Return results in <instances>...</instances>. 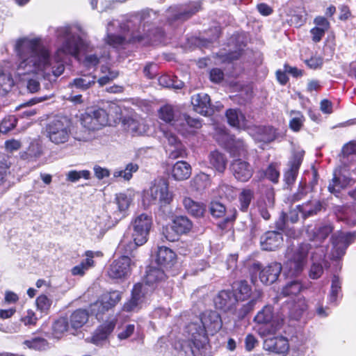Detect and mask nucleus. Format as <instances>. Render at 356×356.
Returning <instances> with one entry per match:
<instances>
[{
    "label": "nucleus",
    "instance_id": "1",
    "mask_svg": "<svg viewBox=\"0 0 356 356\" xmlns=\"http://www.w3.org/2000/svg\"><path fill=\"white\" fill-rule=\"evenodd\" d=\"M86 33L78 24L57 27L55 36L58 47L52 56L37 38L24 37L16 40L15 51L18 57L16 76L27 81V89L35 92L40 88L39 78L52 83L65 70L64 59L67 55L76 56L84 45Z\"/></svg>",
    "mask_w": 356,
    "mask_h": 356
},
{
    "label": "nucleus",
    "instance_id": "2",
    "mask_svg": "<svg viewBox=\"0 0 356 356\" xmlns=\"http://www.w3.org/2000/svg\"><path fill=\"white\" fill-rule=\"evenodd\" d=\"M153 10L148 9L127 15L122 21L110 20L106 25L105 42L115 49H123L129 44H150L155 35L154 22L149 21Z\"/></svg>",
    "mask_w": 356,
    "mask_h": 356
},
{
    "label": "nucleus",
    "instance_id": "3",
    "mask_svg": "<svg viewBox=\"0 0 356 356\" xmlns=\"http://www.w3.org/2000/svg\"><path fill=\"white\" fill-rule=\"evenodd\" d=\"M222 325L220 314L213 310L204 312L200 317H196L186 327L188 334L192 336L195 346L202 348L207 342V332L213 334L218 332Z\"/></svg>",
    "mask_w": 356,
    "mask_h": 356
},
{
    "label": "nucleus",
    "instance_id": "4",
    "mask_svg": "<svg viewBox=\"0 0 356 356\" xmlns=\"http://www.w3.org/2000/svg\"><path fill=\"white\" fill-rule=\"evenodd\" d=\"M213 302L216 309L224 312L231 313L238 319H242L253 309L256 304V299L239 307L235 295L230 291L222 290L216 296Z\"/></svg>",
    "mask_w": 356,
    "mask_h": 356
},
{
    "label": "nucleus",
    "instance_id": "5",
    "mask_svg": "<svg viewBox=\"0 0 356 356\" xmlns=\"http://www.w3.org/2000/svg\"><path fill=\"white\" fill-rule=\"evenodd\" d=\"M72 134V123L67 117H58L45 126V136L56 145L68 143Z\"/></svg>",
    "mask_w": 356,
    "mask_h": 356
},
{
    "label": "nucleus",
    "instance_id": "6",
    "mask_svg": "<svg viewBox=\"0 0 356 356\" xmlns=\"http://www.w3.org/2000/svg\"><path fill=\"white\" fill-rule=\"evenodd\" d=\"M254 322L260 335L266 336L275 333L280 330L284 324V318L275 314L271 306L266 305L254 316Z\"/></svg>",
    "mask_w": 356,
    "mask_h": 356
},
{
    "label": "nucleus",
    "instance_id": "7",
    "mask_svg": "<svg viewBox=\"0 0 356 356\" xmlns=\"http://www.w3.org/2000/svg\"><path fill=\"white\" fill-rule=\"evenodd\" d=\"M311 248V245L302 243L295 250H288L286 254L287 261L284 265V273L289 276L299 273L306 264L307 257Z\"/></svg>",
    "mask_w": 356,
    "mask_h": 356
},
{
    "label": "nucleus",
    "instance_id": "8",
    "mask_svg": "<svg viewBox=\"0 0 356 356\" xmlns=\"http://www.w3.org/2000/svg\"><path fill=\"white\" fill-rule=\"evenodd\" d=\"M108 122V114L102 108L88 111L83 114L81 118L82 126L89 131L99 130L107 125Z\"/></svg>",
    "mask_w": 356,
    "mask_h": 356
},
{
    "label": "nucleus",
    "instance_id": "9",
    "mask_svg": "<svg viewBox=\"0 0 356 356\" xmlns=\"http://www.w3.org/2000/svg\"><path fill=\"white\" fill-rule=\"evenodd\" d=\"M192 228V222L185 216H177L172 220V225L169 229L165 227L163 229V234L170 241L178 239L180 234H186Z\"/></svg>",
    "mask_w": 356,
    "mask_h": 356
},
{
    "label": "nucleus",
    "instance_id": "10",
    "mask_svg": "<svg viewBox=\"0 0 356 356\" xmlns=\"http://www.w3.org/2000/svg\"><path fill=\"white\" fill-rule=\"evenodd\" d=\"M131 259L130 257L122 255L115 259L110 265L108 275L112 279H124L131 274Z\"/></svg>",
    "mask_w": 356,
    "mask_h": 356
},
{
    "label": "nucleus",
    "instance_id": "11",
    "mask_svg": "<svg viewBox=\"0 0 356 356\" xmlns=\"http://www.w3.org/2000/svg\"><path fill=\"white\" fill-rule=\"evenodd\" d=\"M132 225V235L136 237L138 241L147 242V236L152 225V216L142 213L135 218Z\"/></svg>",
    "mask_w": 356,
    "mask_h": 356
},
{
    "label": "nucleus",
    "instance_id": "12",
    "mask_svg": "<svg viewBox=\"0 0 356 356\" xmlns=\"http://www.w3.org/2000/svg\"><path fill=\"white\" fill-rule=\"evenodd\" d=\"M255 273H259L261 282L265 284H270L275 282L282 270L280 263L274 262L270 265L262 267L259 263H255L252 266Z\"/></svg>",
    "mask_w": 356,
    "mask_h": 356
},
{
    "label": "nucleus",
    "instance_id": "13",
    "mask_svg": "<svg viewBox=\"0 0 356 356\" xmlns=\"http://www.w3.org/2000/svg\"><path fill=\"white\" fill-rule=\"evenodd\" d=\"M201 8L199 2H193L187 6L170 7L167 10V17L169 21H184L198 12Z\"/></svg>",
    "mask_w": 356,
    "mask_h": 356
},
{
    "label": "nucleus",
    "instance_id": "14",
    "mask_svg": "<svg viewBox=\"0 0 356 356\" xmlns=\"http://www.w3.org/2000/svg\"><path fill=\"white\" fill-rule=\"evenodd\" d=\"M351 179L346 168L336 170L334 172L333 178L328 185V191L335 197L339 198L341 191L350 184Z\"/></svg>",
    "mask_w": 356,
    "mask_h": 356
},
{
    "label": "nucleus",
    "instance_id": "15",
    "mask_svg": "<svg viewBox=\"0 0 356 356\" xmlns=\"http://www.w3.org/2000/svg\"><path fill=\"white\" fill-rule=\"evenodd\" d=\"M148 297L149 296L143 292L141 286L135 284L131 289L130 298L122 306V311L128 313L138 312Z\"/></svg>",
    "mask_w": 356,
    "mask_h": 356
},
{
    "label": "nucleus",
    "instance_id": "16",
    "mask_svg": "<svg viewBox=\"0 0 356 356\" xmlns=\"http://www.w3.org/2000/svg\"><path fill=\"white\" fill-rule=\"evenodd\" d=\"M353 236L349 233L339 232L332 236V259H339L344 255L345 251L350 243Z\"/></svg>",
    "mask_w": 356,
    "mask_h": 356
},
{
    "label": "nucleus",
    "instance_id": "17",
    "mask_svg": "<svg viewBox=\"0 0 356 356\" xmlns=\"http://www.w3.org/2000/svg\"><path fill=\"white\" fill-rule=\"evenodd\" d=\"M313 202H305L301 205H296V207L290 211L289 213L284 212L282 214L285 216H287L292 222H296L298 218V213H300L304 218L310 216L320 211L322 206L320 202H315V204L313 205Z\"/></svg>",
    "mask_w": 356,
    "mask_h": 356
},
{
    "label": "nucleus",
    "instance_id": "18",
    "mask_svg": "<svg viewBox=\"0 0 356 356\" xmlns=\"http://www.w3.org/2000/svg\"><path fill=\"white\" fill-rule=\"evenodd\" d=\"M230 170L238 181H247L253 175L251 165L241 159L234 160L230 165Z\"/></svg>",
    "mask_w": 356,
    "mask_h": 356
},
{
    "label": "nucleus",
    "instance_id": "19",
    "mask_svg": "<svg viewBox=\"0 0 356 356\" xmlns=\"http://www.w3.org/2000/svg\"><path fill=\"white\" fill-rule=\"evenodd\" d=\"M117 323V319L113 318L110 321H106L104 323L99 325L93 332L90 339V342L96 346L101 345L106 341L109 335L114 330Z\"/></svg>",
    "mask_w": 356,
    "mask_h": 356
},
{
    "label": "nucleus",
    "instance_id": "20",
    "mask_svg": "<svg viewBox=\"0 0 356 356\" xmlns=\"http://www.w3.org/2000/svg\"><path fill=\"white\" fill-rule=\"evenodd\" d=\"M333 225L330 222H322L315 227L308 226L307 234L312 241L322 243L332 232Z\"/></svg>",
    "mask_w": 356,
    "mask_h": 356
},
{
    "label": "nucleus",
    "instance_id": "21",
    "mask_svg": "<svg viewBox=\"0 0 356 356\" xmlns=\"http://www.w3.org/2000/svg\"><path fill=\"white\" fill-rule=\"evenodd\" d=\"M122 127L125 131L133 136L146 134L149 129L148 126L143 122V120L130 116L122 118Z\"/></svg>",
    "mask_w": 356,
    "mask_h": 356
},
{
    "label": "nucleus",
    "instance_id": "22",
    "mask_svg": "<svg viewBox=\"0 0 356 356\" xmlns=\"http://www.w3.org/2000/svg\"><path fill=\"white\" fill-rule=\"evenodd\" d=\"M191 104L195 112L207 116L213 113L210 97L206 93H198L191 97Z\"/></svg>",
    "mask_w": 356,
    "mask_h": 356
},
{
    "label": "nucleus",
    "instance_id": "23",
    "mask_svg": "<svg viewBox=\"0 0 356 356\" xmlns=\"http://www.w3.org/2000/svg\"><path fill=\"white\" fill-rule=\"evenodd\" d=\"M264 348L277 354H285L289 350V345L288 340L284 337H268L264 340Z\"/></svg>",
    "mask_w": 356,
    "mask_h": 356
},
{
    "label": "nucleus",
    "instance_id": "24",
    "mask_svg": "<svg viewBox=\"0 0 356 356\" xmlns=\"http://www.w3.org/2000/svg\"><path fill=\"white\" fill-rule=\"evenodd\" d=\"M325 257V251L324 247H317L312 252V265L309 270V277L316 280L319 278L323 272L321 261Z\"/></svg>",
    "mask_w": 356,
    "mask_h": 356
},
{
    "label": "nucleus",
    "instance_id": "25",
    "mask_svg": "<svg viewBox=\"0 0 356 356\" xmlns=\"http://www.w3.org/2000/svg\"><path fill=\"white\" fill-rule=\"evenodd\" d=\"M136 284L141 286L143 292L151 296L156 289V266L152 264L147 266L142 278V282Z\"/></svg>",
    "mask_w": 356,
    "mask_h": 356
},
{
    "label": "nucleus",
    "instance_id": "26",
    "mask_svg": "<svg viewBox=\"0 0 356 356\" xmlns=\"http://www.w3.org/2000/svg\"><path fill=\"white\" fill-rule=\"evenodd\" d=\"M175 125L179 132L185 135L193 133L194 129H200L202 127V122L198 118L184 114L179 120L176 121Z\"/></svg>",
    "mask_w": 356,
    "mask_h": 356
},
{
    "label": "nucleus",
    "instance_id": "27",
    "mask_svg": "<svg viewBox=\"0 0 356 356\" xmlns=\"http://www.w3.org/2000/svg\"><path fill=\"white\" fill-rule=\"evenodd\" d=\"M211 181L209 175L200 172L196 175L191 181L190 190L195 197L202 195L206 188L211 185Z\"/></svg>",
    "mask_w": 356,
    "mask_h": 356
},
{
    "label": "nucleus",
    "instance_id": "28",
    "mask_svg": "<svg viewBox=\"0 0 356 356\" xmlns=\"http://www.w3.org/2000/svg\"><path fill=\"white\" fill-rule=\"evenodd\" d=\"M226 118L228 123L234 127L239 129H245L250 127L248 120L238 109H228L226 111Z\"/></svg>",
    "mask_w": 356,
    "mask_h": 356
},
{
    "label": "nucleus",
    "instance_id": "29",
    "mask_svg": "<svg viewBox=\"0 0 356 356\" xmlns=\"http://www.w3.org/2000/svg\"><path fill=\"white\" fill-rule=\"evenodd\" d=\"M282 242L283 238L280 233L268 232L261 238V245L264 250L273 251L280 247Z\"/></svg>",
    "mask_w": 356,
    "mask_h": 356
},
{
    "label": "nucleus",
    "instance_id": "30",
    "mask_svg": "<svg viewBox=\"0 0 356 356\" xmlns=\"http://www.w3.org/2000/svg\"><path fill=\"white\" fill-rule=\"evenodd\" d=\"M131 202H108L107 209L113 214L114 219L119 221L128 215Z\"/></svg>",
    "mask_w": 356,
    "mask_h": 356
},
{
    "label": "nucleus",
    "instance_id": "31",
    "mask_svg": "<svg viewBox=\"0 0 356 356\" xmlns=\"http://www.w3.org/2000/svg\"><path fill=\"white\" fill-rule=\"evenodd\" d=\"M175 253L166 247H161L157 251V266L168 269L175 263Z\"/></svg>",
    "mask_w": 356,
    "mask_h": 356
},
{
    "label": "nucleus",
    "instance_id": "32",
    "mask_svg": "<svg viewBox=\"0 0 356 356\" xmlns=\"http://www.w3.org/2000/svg\"><path fill=\"white\" fill-rule=\"evenodd\" d=\"M146 242L138 241L136 237L133 235L132 239L129 238L128 236H124L119 243L118 250L122 255L134 257L133 252L136 250L138 246L143 245Z\"/></svg>",
    "mask_w": 356,
    "mask_h": 356
},
{
    "label": "nucleus",
    "instance_id": "33",
    "mask_svg": "<svg viewBox=\"0 0 356 356\" xmlns=\"http://www.w3.org/2000/svg\"><path fill=\"white\" fill-rule=\"evenodd\" d=\"M122 295L118 291H113L104 293L102 296L99 310L102 312H107L114 307L121 300Z\"/></svg>",
    "mask_w": 356,
    "mask_h": 356
},
{
    "label": "nucleus",
    "instance_id": "34",
    "mask_svg": "<svg viewBox=\"0 0 356 356\" xmlns=\"http://www.w3.org/2000/svg\"><path fill=\"white\" fill-rule=\"evenodd\" d=\"M238 193L239 191L237 188L223 184L213 191L212 197L213 199L229 200L236 198Z\"/></svg>",
    "mask_w": 356,
    "mask_h": 356
},
{
    "label": "nucleus",
    "instance_id": "35",
    "mask_svg": "<svg viewBox=\"0 0 356 356\" xmlns=\"http://www.w3.org/2000/svg\"><path fill=\"white\" fill-rule=\"evenodd\" d=\"M188 340L177 341L175 344V348L177 350L178 356H195L197 350L201 348H197L195 346L192 336L188 334Z\"/></svg>",
    "mask_w": 356,
    "mask_h": 356
},
{
    "label": "nucleus",
    "instance_id": "36",
    "mask_svg": "<svg viewBox=\"0 0 356 356\" xmlns=\"http://www.w3.org/2000/svg\"><path fill=\"white\" fill-rule=\"evenodd\" d=\"M85 255L86 258L72 268L71 273L73 275L83 276L86 270L95 266L93 252L88 250L85 252Z\"/></svg>",
    "mask_w": 356,
    "mask_h": 356
},
{
    "label": "nucleus",
    "instance_id": "37",
    "mask_svg": "<svg viewBox=\"0 0 356 356\" xmlns=\"http://www.w3.org/2000/svg\"><path fill=\"white\" fill-rule=\"evenodd\" d=\"M191 175V167L186 161H177L172 167V175L176 180H184Z\"/></svg>",
    "mask_w": 356,
    "mask_h": 356
},
{
    "label": "nucleus",
    "instance_id": "38",
    "mask_svg": "<svg viewBox=\"0 0 356 356\" xmlns=\"http://www.w3.org/2000/svg\"><path fill=\"white\" fill-rule=\"evenodd\" d=\"M88 312L86 309H76L70 315V325L72 328L77 330L86 324L88 320Z\"/></svg>",
    "mask_w": 356,
    "mask_h": 356
},
{
    "label": "nucleus",
    "instance_id": "39",
    "mask_svg": "<svg viewBox=\"0 0 356 356\" xmlns=\"http://www.w3.org/2000/svg\"><path fill=\"white\" fill-rule=\"evenodd\" d=\"M289 309L291 317L298 319L302 313L307 310V304L304 298L299 297L296 300H293Z\"/></svg>",
    "mask_w": 356,
    "mask_h": 356
},
{
    "label": "nucleus",
    "instance_id": "40",
    "mask_svg": "<svg viewBox=\"0 0 356 356\" xmlns=\"http://www.w3.org/2000/svg\"><path fill=\"white\" fill-rule=\"evenodd\" d=\"M260 178H266L273 183H277L280 178V168L277 163H270L265 170L258 172Z\"/></svg>",
    "mask_w": 356,
    "mask_h": 356
},
{
    "label": "nucleus",
    "instance_id": "41",
    "mask_svg": "<svg viewBox=\"0 0 356 356\" xmlns=\"http://www.w3.org/2000/svg\"><path fill=\"white\" fill-rule=\"evenodd\" d=\"M210 164L218 172H223L226 168L227 159L224 154L213 151L209 155Z\"/></svg>",
    "mask_w": 356,
    "mask_h": 356
},
{
    "label": "nucleus",
    "instance_id": "42",
    "mask_svg": "<svg viewBox=\"0 0 356 356\" xmlns=\"http://www.w3.org/2000/svg\"><path fill=\"white\" fill-rule=\"evenodd\" d=\"M159 85L165 88H172L176 90L184 87V83L177 77L170 74H163L158 79Z\"/></svg>",
    "mask_w": 356,
    "mask_h": 356
},
{
    "label": "nucleus",
    "instance_id": "43",
    "mask_svg": "<svg viewBox=\"0 0 356 356\" xmlns=\"http://www.w3.org/2000/svg\"><path fill=\"white\" fill-rule=\"evenodd\" d=\"M69 329V321L67 317H59L52 324V334L56 338H60Z\"/></svg>",
    "mask_w": 356,
    "mask_h": 356
},
{
    "label": "nucleus",
    "instance_id": "44",
    "mask_svg": "<svg viewBox=\"0 0 356 356\" xmlns=\"http://www.w3.org/2000/svg\"><path fill=\"white\" fill-rule=\"evenodd\" d=\"M256 134L254 136L255 140L262 142H270L275 138V131L270 127H256Z\"/></svg>",
    "mask_w": 356,
    "mask_h": 356
},
{
    "label": "nucleus",
    "instance_id": "45",
    "mask_svg": "<svg viewBox=\"0 0 356 356\" xmlns=\"http://www.w3.org/2000/svg\"><path fill=\"white\" fill-rule=\"evenodd\" d=\"M96 77L90 76H83L74 79L69 86L71 88H76L82 90H86L95 83Z\"/></svg>",
    "mask_w": 356,
    "mask_h": 356
},
{
    "label": "nucleus",
    "instance_id": "46",
    "mask_svg": "<svg viewBox=\"0 0 356 356\" xmlns=\"http://www.w3.org/2000/svg\"><path fill=\"white\" fill-rule=\"evenodd\" d=\"M302 289V284L298 280L287 283L282 289L281 294L283 296L293 298L298 295Z\"/></svg>",
    "mask_w": 356,
    "mask_h": 356
},
{
    "label": "nucleus",
    "instance_id": "47",
    "mask_svg": "<svg viewBox=\"0 0 356 356\" xmlns=\"http://www.w3.org/2000/svg\"><path fill=\"white\" fill-rule=\"evenodd\" d=\"M14 85V81L10 74H6L0 70V95H5Z\"/></svg>",
    "mask_w": 356,
    "mask_h": 356
},
{
    "label": "nucleus",
    "instance_id": "48",
    "mask_svg": "<svg viewBox=\"0 0 356 356\" xmlns=\"http://www.w3.org/2000/svg\"><path fill=\"white\" fill-rule=\"evenodd\" d=\"M138 170V164L129 163L126 165L124 170H115L113 172V177L115 178L122 177L124 180L129 181L132 178L133 173L137 172Z\"/></svg>",
    "mask_w": 356,
    "mask_h": 356
},
{
    "label": "nucleus",
    "instance_id": "49",
    "mask_svg": "<svg viewBox=\"0 0 356 356\" xmlns=\"http://www.w3.org/2000/svg\"><path fill=\"white\" fill-rule=\"evenodd\" d=\"M236 291L237 300H244L248 298L250 296L251 289L250 285L246 281H240L236 284Z\"/></svg>",
    "mask_w": 356,
    "mask_h": 356
},
{
    "label": "nucleus",
    "instance_id": "50",
    "mask_svg": "<svg viewBox=\"0 0 356 356\" xmlns=\"http://www.w3.org/2000/svg\"><path fill=\"white\" fill-rule=\"evenodd\" d=\"M188 213L195 217L202 216L205 209L202 202H184Z\"/></svg>",
    "mask_w": 356,
    "mask_h": 356
},
{
    "label": "nucleus",
    "instance_id": "51",
    "mask_svg": "<svg viewBox=\"0 0 356 356\" xmlns=\"http://www.w3.org/2000/svg\"><path fill=\"white\" fill-rule=\"evenodd\" d=\"M291 119L289 122V127L293 131H299L303 126L305 117L299 111H291Z\"/></svg>",
    "mask_w": 356,
    "mask_h": 356
},
{
    "label": "nucleus",
    "instance_id": "52",
    "mask_svg": "<svg viewBox=\"0 0 356 356\" xmlns=\"http://www.w3.org/2000/svg\"><path fill=\"white\" fill-rule=\"evenodd\" d=\"M35 304L38 310L41 313L47 314L51 308L52 300L47 296L41 294L37 297Z\"/></svg>",
    "mask_w": 356,
    "mask_h": 356
},
{
    "label": "nucleus",
    "instance_id": "53",
    "mask_svg": "<svg viewBox=\"0 0 356 356\" xmlns=\"http://www.w3.org/2000/svg\"><path fill=\"white\" fill-rule=\"evenodd\" d=\"M24 344L29 348L42 350L48 346L49 343L44 338L34 337L31 339L25 340Z\"/></svg>",
    "mask_w": 356,
    "mask_h": 356
},
{
    "label": "nucleus",
    "instance_id": "54",
    "mask_svg": "<svg viewBox=\"0 0 356 356\" xmlns=\"http://www.w3.org/2000/svg\"><path fill=\"white\" fill-rule=\"evenodd\" d=\"M17 120L14 115H8L3 119L0 124V130L2 133H7L17 124Z\"/></svg>",
    "mask_w": 356,
    "mask_h": 356
},
{
    "label": "nucleus",
    "instance_id": "55",
    "mask_svg": "<svg viewBox=\"0 0 356 356\" xmlns=\"http://www.w3.org/2000/svg\"><path fill=\"white\" fill-rule=\"evenodd\" d=\"M159 193L160 200H172L174 198V195L172 192L168 189V184L165 179H162L159 181Z\"/></svg>",
    "mask_w": 356,
    "mask_h": 356
},
{
    "label": "nucleus",
    "instance_id": "56",
    "mask_svg": "<svg viewBox=\"0 0 356 356\" xmlns=\"http://www.w3.org/2000/svg\"><path fill=\"white\" fill-rule=\"evenodd\" d=\"M169 158L176 159L179 157H184L186 155V149L181 143H177L168 149Z\"/></svg>",
    "mask_w": 356,
    "mask_h": 356
},
{
    "label": "nucleus",
    "instance_id": "57",
    "mask_svg": "<svg viewBox=\"0 0 356 356\" xmlns=\"http://www.w3.org/2000/svg\"><path fill=\"white\" fill-rule=\"evenodd\" d=\"M175 113L172 106L165 105L159 109V117L161 120L170 122L174 119Z\"/></svg>",
    "mask_w": 356,
    "mask_h": 356
},
{
    "label": "nucleus",
    "instance_id": "58",
    "mask_svg": "<svg viewBox=\"0 0 356 356\" xmlns=\"http://www.w3.org/2000/svg\"><path fill=\"white\" fill-rule=\"evenodd\" d=\"M108 57H109L108 53H107V54L104 53L100 57H98L96 54H90V55H87L85 57L83 63H84V65L87 67H92L96 66L99 63L100 58H107Z\"/></svg>",
    "mask_w": 356,
    "mask_h": 356
},
{
    "label": "nucleus",
    "instance_id": "59",
    "mask_svg": "<svg viewBox=\"0 0 356 356\" xmlns=\"http://www.w3.org/2000/svg\"><path fill=\"white\" fill-rule=\"evenodd\" d=\"M209 208L211 215L216 218L223 216L225 213V207L220 202H211Z\"/></svg>",
    "mask_w": 356,
    "mask_h": 356
},
{
    "label": "nucleus",
    "instance_id": "60",
    "mask_svg": "<svg viewBox=\"0 0 356 356\" xmlns=\"http://www.w3.org/2000/svg\"><path fill=\"white\" fill-rule=\"evenodd\" d=\"M245 146L241 140H234L233 147L231 149L232 153L234 155H243L245 152Z\"/></svg>",
    "mask_w": 356,
    "mask_h": 356
},
{
    "label": "nucleus",
    "instance_id": "61",
    "mask_svg": "<svg viewBox=\"0 0 356 356\" xmlns=\"http://www.w3.org/2000/svg\"><path fill=\"white\" fill-rule=\"evenodd\" d=\"M22 321L26 325H35L37 323L38 318L33 310L29 309L26 315L22 318Z\"/></svg>",
    "mask_w": 356,
    "mask_h": 356
},
{
    "label": "nucleus",
    "instance_id": "62",
    "mask_svg": "<svg viewBox=\"0 0 356 356\" xmlns=\"http://www.w3.org/2000/svg\"><path fill=\"white\" fill-rule=\"evenodd\" d=\"M95 176L97 179L101 180L110 176V170L106 168L99 165H95L93 168Z\"/></svg>",
    "mask_w": 356,
    "mask_h": 356
},
{
    "label": "nucleus",
    "instance_id": "63",
    "mask_svg": "<svg viewBox=\"0 0 356 356\" xmlns=\"http://www.w3.org/2000/svg\"><path fill=\"white\" fill-rule=\"evenodd\" d=\"M341 152L343 155L345 156H348L351 154H356V142L350 141L346 143L343 146Z\"/></svg>",
    "mask_w": 356,
    "mask_h": 356
},
{
    "label": "nucleus",
    "instance_id": "64",
    "mask_svg": "<svg viewBox=\"0 0 356 356\" xmlns=\"http://www.w3.org/2000/svg\"><path fill=\"white\" fill-rule=\"evenodd\" d=\"M210 80L213 83H219L224 78L223 72L218 68H213L210 71Z\"/></svg>",
    "mask_w": 356,
    "mask_h": 356
}]
</instances>
